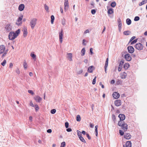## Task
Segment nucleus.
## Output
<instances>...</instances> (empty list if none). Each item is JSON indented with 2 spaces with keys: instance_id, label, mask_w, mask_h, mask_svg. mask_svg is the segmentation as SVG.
<instances>
[{
  "instance_id": "nucleus-8",
  "label": "nucleus",
  "mask_w": 147,
  "mask_h": 147,
  "mask_svg": "<svg viewBox=\"0 0 147 147\" xmlns=\"http://www.w3.org/2000/svg\"><path fill=\"white\" fill-rule=\"evenodd\" d=\"M64 6L65 10V11L67 10L69 6L68 0H65Z\"/></svg>"
},
{
  "instance_id": "nucleus-56",
  "label": "nucleus",
  "mask_w": 147,
  "mask_h": 147,
  "mask_svg": "<svg viewBox=\"0 0 147 147\" xmlns=\"http://www.w3.org/2000/svg\"><path fill=\"white\" fill-rule=\"evenodd\" d=\"M30 105L32 107H34L35 106V105L33 104L32 101H30Z\"/></svg>"
},
{
  "instance_id": "nucleus-13",
  "label": "nucleus",
  "mask_w": 147,
  "mask_h": 147,
  "mask_svg": "<svg viewBox=\"0 0 147 147\" xmlns=\"http://www.w3.org/2000/svg\"><path fill=\"white\" fill-rule=\"evenodd\" d=\"M113 96L114 98L115 99L118 98L120 96L119 93L116 92H114L113 94Z\"/></svg>"
},
{
  "instance_id": "nucleus-30",
  "label": "nucleus",
  "mask_w": 147,
  "mask_h": 147,
  "mask_svg": "<svg viewBox=\"0 0 147 147\" xmlns=\"http://www.w3.org/2000/svg\"><path fill=\"white\" fill-rule=\"evenodd\" d=\"M51 22L52 24H53V22L54 21V20H55V17L53 15H52L51 16Z\"/></svg>"
},
{
  "instance_id": "nucleus-37",
  "label": "nucleus",
  "mask_w": 147,
  "mask_h": 147,
  "mask_svg": "<svg viewBox=\"0 0 147 147\" xmlns=\"http://www.w3.org/2000/svg\"><path fill=\"white\" fill-rule=\"evenodd\" d=\"M65 22H66V20L64 19L63 18V19L61 20V22L62 24L64 26L65 24Z\"/></svg>"
},
{
  "instance_id": "nucleus-63",
  "label": "nucleus",
  "mask_w": 147,
  "mask_h": 147,
  "mask_svg": "<svg viewBox=\"0 0 147 147\" xmlns=\"http://www.w3.org/2000/svg\"><path fill=\"white\" fill-rule=\"evenodd\" d=\"M99 85L101 86V87L102 88H104V85H103L102 83L101 82H100L99 83Z\"/></svg>"
},
{
  "instance_id": "nucleus-41",
  "label": "nucleus",
  "mask_w": 147,
  "mask_h": 147,
  "mask_svg": "<svg viewBox=\"0 0 147 147\" xmlns=\"http://www.w3.org/2000/svg\"><path fill=\"white\" fill-rule=\"evenodd\" d=\"M56 112V110L55 109H52L51 111V113L52 114H55Z\"/></svg>"
},
{
  "instance_id": "nucleus-38",
  "label": "nucleus",
  "mask_w": 147,
  "mask_h": 147,
  "mask_svg": "<svg viewBox=\"0 0 147 147\" xmlns=\"http://www.w3.org/2000/svg\"><path fill=\"white\" fill-rule=\"evenodd\" d=\"M108 63V58H107L106 59L105 67H107Z\"/></svg>"
},
{
  "instance_id": "nucleus-55",
  "label": "nucleus",
  "mask_w": 147,
  "mask_h": 147,
  "mask_svg": "<svg viewBox=\"0 0 147 147\" xmlns=\"http://www.w3.org/2000/svg\"><path fill=\"white\" fill-rule=\"evenodd\" d=\"M96 11L95 10L93 9L91 10V12L92 14H94L96 13Z\"/></svg>"
},
{
  "instance_id": "nucleus-24",
  "label": "nucleus",
  "mask_w": 147,
  "mask_h": 147,
  "mask_svg": "<svg viewBox=\"0 0 147 147\" xmlns=\"http://www.w3.org/2000/svg\"><path fill=\"white\" fill-rule=\"evenodd\" d=\"M126 22L128 25H129L131 24V21L130 19L127 18L126 20Z\"/></svg>"
},
{
  "instance_id": "nucleus-62",
  "label": "nucleus",
  "mask_w": 147,
  "mask_h": 147,
  "mask_svg": "<svg viewBox=\"0 0 147 147\" xmlns=\"http://www.w3.org/2000/svg\"><path fill=\"white\" fill-rule=\"evenodd\" d=\"M47 132L48 133H51L52 132V130L51 129H48L47 130Z\"/></svg>"
},
{
  "instance_id": "nucleus-23",
  "label": "nucleus",
  "mask_w": 147,
  "mask_h": 147,
  "mask_svg": "<svg viewBox=\"0 0 147 147\" xmlns=\"http://www.w3.org/2000/svg\"><path fill=\"white\" fill-rule=\"evenodd\" d=\"M68 54V58L69 60L70 61H72V54L71 53H69L67 54Z\"/></svg>"
},
{
  "instance_id": "nucleus-6",
  "label": "nucleus",
  "mask_w": 147,
  "mask_h": 147,
  "mask_svg": "<svg viewBox=\"0 0 147 147\" xmlns=\"http://www.w3.org/2000/svg\"><path fill=\"white\" fill-rule=\"evenodd\" d=\"M23 18V16H21L19 17L17 22H16V24L18 26L21 25L22 24V20Z\"/></svg>"
},
{
  "instance_id": "nucleus-48",
  "label": "nucleus",
  "mask_w": 147,
  "mask_h": 147,
  "mask_svg": "<svg viewBox=\"0 0 147 147\" xmlns=\"http://www.w3.org/2000/svg\"><path fill=\"white\" fill-rule=\"evenodd\" d=\"M45 9L47 11H48L49 10V7L46 4L44 5Z\"/></svg>"
},
{
  "instance_id": "nucleus-52",
  "label": "nucleus",
  "mask_w": 147,
  "mask_h": 147,
  "mask_svg": "<svg viewBox=\"0 0 147 147\" xmlns=\"http://www.w3.org/2000/svg\"><path fill=\"white\" fill-rule=\"evenodd\" d=\"M136 38V36H133L132 37L131 39H130L129 41V43H130L131 41H132V40H133L134 39Z\"/></svg>"
},
{
  "instance_id": "nucleus-44",
  "label": "nucleus",
  "mask_w": 147,
  "mask_h": 147,
  "mask_svg": "<svg viewBox=\"0 0 147 147\" xmlns=\"http://www.w3.org/2000/svg\"><path fill=\"white\" fill-rule=\"evenodd\" d=\"M6 63V60L4 59L3 62L1 63V65L3 66H4Z\"/></svg>"
},
{
  "instance_id": "nucleus-5",
  "label": "nucleus",
  "mask_w": 147,
  "mask_h": 147,
  "mask_svg": "<svg viewBox=\"0 0 147 147\" xmlns=\"http://www.w3.org/2000/svg\"><path fill=\"white\" fill-rule=\"evenodd\" d=\"M10 24H7L6 25L5 27V30L6 31L8 32L12 30V26Z\"/></svg>"
},
{
  "instance_id": "nucleus-20",
  "label": "nucleus",
  "mask_w": 147,
  "mask_h": 147,
  "mask_svg": "<svg viewBox=\"0 0 147 147\" xmlns=\"http://www.w3.org/2000/svg\"><path fill=\"white\" fill-rule=\"evenodd\" d=\"M147 3V0H142V2L139 3V5L141 6Z\"/></svg>"
},
{
  "instance_id": "nucleus-26",
  "label": "nucleus",
  "mask_w": 147,
  "mask_h": 147,
  "mask_svg": "<svg viewBox=\"0 0 147 147\" xmlns=\"http://www.w3.org/2000/svg\"><path fill=\"white\" fill-rule=\"evenodd\" d=\"M31 56L34 59V60L35 61L36 59V56L34 53H31L30 54Z\"/></svg>"
},
{
  "instance_id": "nucleus-61",
  "label": "nucleus",
  "mask_w": 147,
  "mask_h": 147,
  "mask_svg": "<svg viewBox=\"0 0 147 147\" xmlns=\"http://www.w3.org/2000/svg\"><path fill=\"white\" fill-rule=\"evenodd\" d=\"M66 131H67V132H71L72 131V129L71 128H67V129H66Z\"/></svg>"
},
{
  "instance_id": "nucleus-40",
  "label": "nucleus",
  "mask_w": 147,
  "mask_h": 147,
  "mask_svg": "<svg viewBox=\"0 0 147 147\" xmlns=\"http://www.w3.org/2000/svg\"><path fill=\"white\" fill-rule=\"evenodd\" d=\"M34 107H35V111L36 112L39 109V107L38 106V105H36V104L35 105Z\"/></svg>"
},
{
  "instance_id": "nucleus-59",
  "label": "nucleus",
  "mask_w": 147,
  "mask_h": 147,
  "mask_svg": "<svg viewBox=\"0 0 147 147\" xmlns=\"http://www.w3.org/2000/svg\"><path fill=\"white\" fill-rule=\"evenodd\" d=\"M3 53L2 55V56H1L2 57H4L7 54V53H6V52H4Z\"/></svg>"
},
{
  "instance_id": "nucleus-3",
  "label": "nucleus",
  "mask_w": 147,
  "mask_h": 147,
  "mask_svg": "<svg viewBox=\"0 0 147 147\" xmlns=\"http://www.w3.org/2000/svg\"><path fill=\"white\" fill-rule=\"evenodd\" d=\"M37 19L36 18L32 19L30 21V25L31 28L33 29L36 24Z\"/></svg>"
},
{
  "instance_id": "nucleus-39",
  "label": "nucleus",
  "mask_w": 147,
  "mask_h": 147,
  "mask_svg": "<svg viewBox=\"0 0 147 147\" xmlns=\"http://www.w3.org/2000/svg\"><path fill=\"white\" fill-rule=\"evenodd\" d=\"M140 17L138 16H136L134 18V20L135 21H137L139 20Z\"/></svg>"
},
{
  "instance_id": "nucleus-64",
  "label": "nucleus",
  "mask_w": 147,
  "mask_h": 147,
  "mask_svg": "<svg viewBox=\"0 0 147 147\" xmlns=\"http://www.w3.org/2000/svg\"><path fill=\"white\" fill-rule=\"evenodd\" d=\"M13 66V64L12 63H10L9 64V67L10 68H12Z\"/></svg>"
},
{
  "instance_id": "nucleus-46",
  "label": "nucleus",
  "mask_w": 147,
  "mask_h": 147,
  "mask_svg": "<svg viewBox=\"0 0 147 147\" xmlns=\"http://www.w3.org/2000/svg\"><path fill=\"white\" fill-rule=\"evenodd\" d=\"M77 131L78 133V136L79 137L81 136H82V135L80 131H79L78 130H77Z\"/></svg>"
},
{
  "instance_id": "nucleus-31",
  "label": "nucleus",
  "mask_w": 147,
  "mask_h": 147,
  "mask_svg": "<svg viewBox=\"0 0 147 147\" xmlns=\"http://www.w3.org/2000/svg\"><path fill=\"white\" fill-rule=\"evenodd\" d=\"M98 126L96 125L95 127V132L96 134V136H98Z\"/></svg>"
},
{
  "instance_id": "nucleus-51",
  "label": "nucleus",
  "mask_w": 147,
  "mask_h": 147,
  "mask_svg": "<svg viewBox=\"0 0 147 147\" xmlns=\"http://www.w3.org/2000/svg\"><path fill=\"white\" fill-rule=\"evenodd\" d=\"M65 126L67 128H68L69 127V123L68 122H67L65 123Z\"/></svg>"
},
{
  "instance_id": "nucleus-4",
  "label": "nucleus",
  "mask_w": 147,
  "mask_h": 147,
  "mask_svg": "<svg viewBox=\"0 0 147 147\" xmlns=\"http://www.w3.org/2000/svg\"><path fill=\"white\" fill-rule=\"evenodd\" d=\"M143 45L140 43L136 44L135 46V48L139 50H142L143 48Z\"/></svg>"
},
{
  "instance_id": "nucleus-53",
  "label": "nucleus",
  "mask_w": 147,
  "mask_h": 147,
  "mask_svg": "<svg viewBox=\"0 0 147 147\" xmlns=\"http://www.w3.org/2000/svg\"><path fill=\"white\" fill-rule=\"evenodd\" d=\"M83 72V70L82 69H81L80 70L78 71L77 72V74H82Z\"/></svg>"
},
{
  "instance_id": "nucleus-9",
  "label": "nucleus",
  "mask_w": 147,
  "mask_h": 147,
  "mask_svg": "<svg viewBox=\"0 0 147 147\" xmlns=\"http://www.w3.org/2000/svg\"><path fill=\"white\" fill-rule=\"evenodd\" d=\"M124 63V61L123 60H122L120 61L118 68V71H121L122 67Z\"/></svg>"
},
{
  "instance_id": "nucleus-28",
  "label": "nucleus",
  "mask_w": 147,
  "mask_h": 147,
  "mask_svg": "<svg viewBox=\"0 0 147 147\" xmlns=\"http://www.w3.org/2000/svg\"><path fill=\"white\" fill-rule=\"evenodd\" d=\"M80 140L82 142L85 143L86 142L82 136H81L79 137Z\"/></svg>"
},
{
  "instance_id": "nucleus-18",
  "label": "nucleus",
  "mask_w": 147,
  "mask_h": 147,
  "mask_svg": "<svg viewBox=\"0 0 147 147\" xmlns=\"http://www.w3.org/2000/svg\"><path fill=\"white\" fill-rule=\"evenodd\" d=\"M94 67L93 66H91L89 67L88 69V71L89 73H92L94 70Z\"/></svg>"
},
{
  "instance_id": "nucleus-2",
  "label": "nucleus",
  "mask_w": 147,
  "mask_h": 147,
  "mask_svg": "<svg viewBox=\"0 0 147 147\" xmlns=\"http://www.w3.org/2000/svg\"><path fill=\"white\" fill-rule=\"evenodd\" d=\"M20 30L18 29L15 31V32H10L8 35V38L10 40H13L16 38L20 34Z\"/></svg>"
},
{
  "instance_id": "nucleus-34",
  "label": "nucleus",
  "mask_w": 147,
  "mask_h": 147,
  "mask_svg": "<svg viewBox=\"0 0 147 147\" xmlns=\"http://www.w3.org/2000/svg\"><path fill=\"white\" fill-rule=\"evenodd\" d=\"M116 4L115 2L114 1L111 3V6L113 7H114L116 5Z\"/></svg>"
},
{
  "instance_id": "nucleus-19",
  "label": "nucleus",
  "mask_w": 147,
  "mask_h": 147,
  "mask_svg": "<svg viewBox=\"0 0 147 147\" xmlns=\"http://www.w3.org/2000/svg\"><path fill=\"white\" fill-rule=\"evenodd\" d=\"M125 146L126 147H131V143L130 141H127L125 143Z\"/></svg>"
},
{
  "instance_id": "nucleus-7",
  "label": "nucleus",
  "mask_w": 147,
  "mask_h": 147,
  "mask_svg": "<svg viewBox=\"0 0 147 147\" xmlns=\"http://www.w3.org/2000/svg\"><path fill=\"white\" fill-rule=\"evenodd\" d=\"M63 30L61 29V31L59 33V41L60 43H62L63 41L62 39L63 34Z\"/></svg>"
},
{
  "instance_id": "nucleus-36",
  "label": "nucleus",
  "mask_w": 147,
  "mask_h": 147,
  "mask_svg": "<svg viewBox=\"0 0 147 147\" xmlns=\"http://www.w3.org/2000/svg\"><path fill=\"white\" fill-rule=\"evenodd\" d=\"M112 118L113 120V121L115 123V121H116V117H115V116L113 114L112 115Z\"/></svg>"
},
{
  "instance_id": "nucleus-50",
  "label": "nucleus",
  "mask_w": 147,
  "mask_h": 147,
  "mask_svg": "<svg viewBox=\"0 0 147 147\" xmlns=\"http://www.w3.org/2000/svg\"><path fill=\"white\" fill-rule=\"evenodd\" d=\"M119 133L121 136H123L124 134V132L121 130H119Z\"/></svg>"
},
{
  "instance_id": "nucleus-35",
  "label": "nucleus",
  "mask_w": 147,
  "mask_h": 147,
  "mask_svg": "<svg viewBox=\"0 0 147 147\" xmlns=\"http://www.w3.org/2000/svg\"><path fill=\"white\" fill-rule=\"evenodd\" d=\"M122 81L120 80H118L116 82V83L117 85L121 84H122Z\"/></svg>"
},
{
  "instance_id": "nucleus-29",
  "label": "nucleus",
  "mask_w": 147,
  "mask_h": 147,
  "mask_svg": "<svg viewBox=\"0 0 147 147\" xmlns=\"http://www.w3.org/2000/svg\"><path fill=\"white\" fill-rule=\"evenodd\" d=\"M27 34V32L26 29H24L23 32V34L24 37H26Z\"/></svg>"
},
{
  "instance_id": "nucleus-12",
  "label": "nucleus",
  "mask_w": 147,
  "mask_h": 147,
  "mask_svg": "<svg viewBox=\"0 0 147 147\" xmlns=\"http://www.w3.org/2000/svg\"><path fill=\"white\" fill-rule=\"evenodd\" d=\"M5 49V47L4 45H1L0 46V54L3 53Z\"/></svg>"
},
{
  "instance_id": "nucleus-1",
  "label": "nucleus",
  "mask_w": 147,
  "mask_h": 147,
  "mask_svg": "<svg viewBox=\"0 0 147 147\" xmlns=\"http://www.w3.org/2000/svg\"><path fill=\"white\" fill-rule=\"evenodd\" d=\"M118 117L120 118V121L119 122L118 125L121 126V128L123 129L125 131H126L128 129V125L124 121H122L125 119V116L123 114H120L119 115Z\"/></svg>"
},
{
  "instance_id": "nucleus-25",
  "label": "nucleus",
  "mask_w": 147,
  "mask_h": 147,
  "mask_svg": "<svg viewBox=\"0 0 147 147\" xmlns=\"http://www.w3.org/2000/svg\"><path fill=\"white\" fill-rule=\"evenodd\" d=\"M113 13V9L112 8L109 9L108 11V14H111Z\"/></svg>"
},
{
  "instance_id": "nucleus-16",
  "label": "nucleus",
  "mask_w": 147,
  "mask_h": 147,
  "mask_svg": "<svg viewBox=\"0 0 147 147\" xmlns=\"http://www.w3.org/2000/svg\"><path fill=\"white\" fill-rule=\"evenodd\" d=\"M24 5L23 4H21L19 5L18 9L20 11H22L24 9Z\"/></svg>"
},
{
  "instance_id": "nucleus-14",
  "label": "nucleus",
  "mask_w": 147,
  "mask_h": 147,
  "mask_svg": "<svg viewBox=\"0 0 147 147\" xmlns=\"http://www.w3.org/2000/svg\"><path fill=\"white\" fill-rule=\"evenodd\" d=\"M121 101L119 100H116L115 101V104L116 106L118 107L121 105Z\"/></svg>"
},
{
  "instance_id": "nucleus-32",
  "label": "nucleus",
  "mask_w": 147,
  "mask_h": 147,
  "mask_svg": "<svg viewBox=\"0 0 147 147\" xmlns=\"http://www.w3.org/2000/svg\"><path fill=\"white\" fill-rule=\"evenodd\" d=\"M76 120L77 121L79 122L81 121V118L79 115H78L76 117Z\"/></svg>"
},
{
  "instance_id": "nucleus-60",
  "label": "nucleus",
  "mask_w": 147,
  "mask_h": 147,
  "mask_svg": "<svg viewBox=\"0 0 147 147\" xmlns=\"http://www.w3.org/2000/svg\"><path fill=\"white\" fill-rule=\"evenodd\" d=\"M93 49L92 48H91L90 50V52L91 55H92L93 54V53L92 52Z\"/></svg>"
},
{
  "instance_id": "nucleus-21",
  "label": "nucleus",
  "mask_w": 147,
  "mask_h": 147,
  "mask_svg": "<svg viewBox=\"0 0 147 147\" xmlns=\"http://www.w3.org/2000/svg\"><path fill=\"white\" fill-rule=\"evenodd\" d=\"M129 66L128 63H125L124 65L123 68L125 70L127 69Z\"/></svg>"
},
{
  "instance_id": "nucleus-54",
  "label": "nucleus",
  "mask_w": 147,
  "mask_h": 147,
  "mask_svg": "<svg viewBox=\"0 0 147 147\" xmlns=\"http://www.w3.org/2000/svg\"><path fill=\"white\" fill-rule=\"evenodd\" d=\"M16 72L18 74H19L20 73V71L19 70V68H17L16 70Z\"/></svg>"
},
{
  "instance_id": "nucleus-58",
  "label": "nucleus",
  "mask_w": 147,
  "mask_h": 147,
  "mask_svg": "<svg viewBox=\"0 0 147 147\" xmlns=\"http://www.w3.org/2000/svg\"><path fill=\"white\" fill-rule=\"evenodd\" d=\"M117 22H118V24L122 23L121 20L120 18H118L117 20Z\"/></svg>"
},
{
  "instance_id": "nucleus-22",
  "label": "nucleus",
  "mask_w": 147,
  "mask_h": 147,
  "mask_svg": "<svg viewBox=\"0 0 147 147\" xmlns=\"http://www.w3.org/2000/svg\"><path fill=\"white\" fill-rule=\"evenodd\" d=\"M131 32L129 30L124 31L123 32V34L125 35H129L131 34Z\"/></svg>"
},
{
  "instance_id": "nucleus-15",
  "label": "nucleus",
  "mask_w": 147,
  "mask_h": 147,
  "mask_svg": "<svg viewBox=\"0 0 147 147\" xmlns=\"http://www.w3.org/2000/svg\"><path fill=\"white\" fill-rule=\"evenodd\" d=\"M131 136L129 133L125 134L124 135V138L127 140H129L131 138Z\"/></svg>"
},
{
  "instance_id": "nucleus-17",
  "label": "nucleus",
  "mask_w": 147,
  "mask_h": 147,
  "mask_svg": "<svg viewBox=\"0 0 147 147\" xmlns=\"http://www.w3.org/2000/svg\"><path fill=\"white\" fill-rule=\"evenodd\" d=\"M35 100L38 102H40L42 100V98L38 96H36L34 97Z\"/></svg>"
},
{
  "instance_id": "nucleus-11",
  "label": "nucleus",
  "mask_w": 147,
  "mask_h": 147,
  "mask_svg": "<svg viewBox=\"0 0 147 147\" xmlns=\"http://www.w3.org/2000/svg\"><path fill=\"white\" fill-rule=\"evenodd\" d=\"M128 52L130 53H133L134 51V49L132 46H129L127 47Z\"/></svg>"
},
{
  "instance_id": "nucleus-57",
  "label": "nucleus",
  "mask_w": 147,
  "mask_h": 147,
  "mask_svg": "<svg viewBox=\"0 0 147 147\" xmlns=\"http://www.w3.org/2000/svg\"><path fill=\"white\" fill-rule=\"evenodd\" d=\"M86 137L88 138V139L90 140L91 139V137L88 134L86 133Z\"/></svg>"
},
{
  "instance_id": "nucleus-43",
  "label": "nucleus",
  "mask_w": 147,
  "mask_h": 147,
  "mask_svg": "<svg viewBox=\"0 0 147 147\" xmlns=\"http://www.w3.org/2000/svg\"><path fill=\"white\" fill-rule=\"evenodd\" d=\"M127 76V74L125 75L123 74L121 76V78L122 79H125L126 78Z\"/></svg>"
},
{
  "instance_id": "nucleus-10",
  "label": "nucleus",
  "mask_w": 147,
  "mask_h": 147,
  "mask_svg": "<svg viewBox=\"0 0 147 147\" xmlns=\"http://www.w3.org/2000/svg\"><path fill=\"white\" fill-rule=\"evenodd\" d=\"M124 57L126 60L127 61H130L131 59V57L129 54H127L125 55Z\"/></svg>"
},
{
  "instance_id": "nucleus-47",
  "label": "nucleus",
  "mask_w": 147,
  "mask_h": 147,
  "mask_svg": "<svg viewBox=\"0 0 147 147\" xmlns=\"http://www.w3.org/2000/svg\"><path fill=\"white\" fill-rule=\"evenodd\" d=\"M96 76L94 78V79L93 80L92 82V84L93 85L94 84L96 83Z\"/></svg>"
},
{
  "instance_id": "nucleus-45",
  "label": "nucleus",
  "mask_w": 147,
  "mask_h": 147,
  "mask_svg": "<svg viewBox=\"0 0 147 147\" xmlns=\"http://www.w3.org/2000/svg\"><path fill=\"white\" fill-rule=\"evenodd\" d=\"M65 142H63L61 143L60 147H65Z\"/></svg>"
},
{
  "instance_id": "nucleus-33",
  "label": "nucleus",
  "mask_w": 147,
  "mask_h": 147,
  "mask_svg": "<svg viewBox=\"0 0 147 147\" xmlns=\"http://www.w3.org/2000/svg\"><path fill=\"white\" fill-rule=\"evenodd\" d=\"M23 66L25 69H26L27 67V64L26 61H24L23 63Z\"/></svg>"
},
{
  "instance_id": "nucleus-42",
  "label": "nucleus",
  "mask_w": 147,
  "mask_h": 147,
  "mask_svg": "<svg viewBox=\"0 0 147 147\" xmlns=\"http://www.w3.org/2000/svg\"><path fill=\"white\" fill-rule=\"evenodd\" d=\"M137 39H135L133 40H132V41L131 42V45H133L134 44V43H135L137 42Z\"/></svg>"
},
{
  "instance_id": "nucleus-27",
  "label": "nucleus",
  "mask_w": 147,
  "mask_h": 147,
  "mask_svg": "<svg viewBox=\"0 0 147 147\" xmlns=\"http://www.w3.org/2000/svg\"><path fill=\"white\" fill-rule=\"evenodd\" d=\"M81 52L82 53L81 54L82 56H83L85 54V49L84 48H83L81 51Z\"/></svg>"
},
{
  "instance_id": "nucleus-49",
  "label": "nucleus",
  "mask_w": 147,
  "mask_h": 147,
  "mask_svg": "<svg viewBox=\"0 0 147 147\" xmlns=\"http://www.w3.org/2000/svg\"><path fill=\"white\" fill-rule=\"evenodd\" d=\"M28 92L29 93L31 94L32 95H33L34 94L33 91L31 90H28Z\"/></svg>"
}]
</instances>
